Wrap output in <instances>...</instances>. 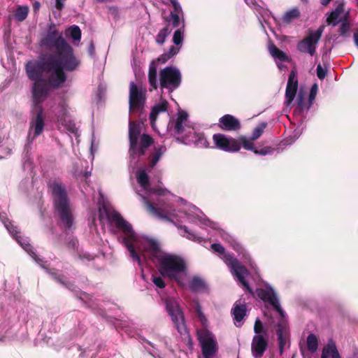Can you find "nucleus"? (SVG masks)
<instances>
[{"instance_id": "2", "label": "nucleus", "mask_w": 358, "mask_h": 358, "mask_svg": "<svg viewBox=\"0 0 358 358\" xmlns=\"http://www.w3.org/2000/svg\"><path fill=\"white\" fill-rule=\"evenodd\" d=\"M48 188L52 198L55 213L58 215L64 229L70 230L74 223V215L66 185L59 180H50Z\"/></svg>"}, {"instance_id": "56", "label": "nucleus", "mask_w": 358, "mask_h": 358, "mask_svg": "<svg viewBox=\"0 0 358 358\" xmlns=\"http://www.w3.org/2000/svg\"><path fill=\"white\" fill-rule=\"evenodd\" d=\"M155 41L157 44L162 45L166 41V38L161 35V34L158 33Z\"/></svg>"}, {"instance_id": "39", "label": "nucleus", "mask_w": 358, "mask_h": 358, "mask_svg": "<svg viewBox=\"0 0 358 358\" xmlns=\"http://www.w3.org/2000/svg\"><path fill=\"white\" fill-rule=\"evenodd\" d=\"M189 287H190L191 289H192L194 291H197L204 287V282L201 278H199L198 277H194L190 281Z\"/></svg>"}, {"instance_id": "24", "label": "nucleus", "mask_w": 358, "mask_h": 358, "mask_svg": "<svg viewBox=\"0 0 358 358\" xmlns=\"http://www.w3.org/2000/svg\"><path fill=\"white\" fill-rule=\"evenodd\" d=\"M166 150V148L164 145L155 148L154 152L148 157V160L150 161V168L152 169L156 166L163 154L165 152Z\"/></svg>"}, {"instance_id": "40", "label": "nucleus", "mask_w": 358, "mask_h": 358, "mask_svg": "<svg viewBox=\"0 0 358 358\" xmlns=\"http://www.w3.org/2000/svg\"><path fill=\"white\" fill-rule=\"evenodd\" d=\"M255 293L259 299L265 302V308H268L267 303H268V291L259 288L256 289Z\"/></svg>"}, {"instance_id": "31", "label": "nucleus", "mask_w": 358, "mask_h": 358, "mask_svg": "<svg viewBox=\"0 0 358 358\" xmlns=\"http://www.w3.org/2000/svg\"><path fill=\"white\" fill-rule=\"evenodd\" d=\"M180 15L181 14L179 13H171L169 16L164 17V20L166 22H167V24H172L173 28L178 27L180 24Z\"/></svg>"}, {"instance_id": "34", "label": "nucleus", "mask_w": 358, "mask_h": 358, "mask_svg": "<svg viewBox=\"0 0 358 358\" xmlns=\"http://www.w3.org/2000/svg\"><path fill=\"white\" fill-rule=\"evenodd\" d=\"M194 310H195L196 315L199 320L201 323L202 326L205 329H206V327L208 325V320L206 317L204 313H203L201 306L199 302L195 303Z\"/></svg>"}, {"instance_id": "47", "label": "nucleus", "mask_w": 358, "mask_h": 358, "mask_svg": "<svg viewBox=\"0 0 358 358\" xmlns=\"http://www.w3.org/2000/svg\"><path fill=\"white\" fill-rule=\"evenodd\" d=\"M349 31V24L347 22V19H345L343 22H342L341 25L339 29V32L341 35L346 34Z\"/></svg>"}, {"instance_id": "27", "label": "nucleus", "mask_w": 358, "mask_h": 358, "mask_svg": "<svg viewBox=\"0 0 358 358\" xmlns=\"http://www.w3.org/2000/svg\"><path fill=\"white\" fill-rule=\"evenodd\" d=\"M246 310L245 304H241L236 302L231 309L234 320L238 322H241L246 315Z\"/></svg>"}, {"instance_id": "44", "label": "nucleus", "mask_w": 358, "mask_h": 358, "mask_svg": "<svg viewBox=\"0 0 358 358\" xmlns=\"http://www.w3.org/2000/svg\"><path fill=\"white\" fill-rule=\"evenodd\" d=\"M152 282L159 288H164L166 286V283L160 276H153Z\"/></svg>"}, {"instance_id": "30", "label": "nucleus", "mask_w": 358, "mask_h": 358, "mask_svg": "<svg viewBox=\"0 0 358 358\" xmlns=\"http://www.w3.org/2000/svg\"><path fill=\"white\" fill-rule=\"evenodd\" d=\"M136 179L138 183L144 189H147L150 185L149 176L145 170L137 172Z\"/></svg>"}, {"instance_id": "38", "label": "nucleus", "mask_w": 358, "mask_h": 358, "mask_svg": "<svg viewBox=\"0 0 358 358\" xmlns=\"http://www.w3.org/2000/svg\"><path fill=\"white\" fill-rule=\"evenodd\" d=\"M183 33H184V25L182 28H179L174 31L173 36V42L176 45H178L182 43L183 40Z\"/></svg>"}, {"instance_id": "41", "label": "nucleus", "mask_w": 358, "mask_h": 358, "mask_svg": "<svg viewBox=\"0 0 358 358\" xmlns=\"http://www.w3.org/2000/svg\"><path fill=\"white\" fill-rule=\"evenodd\" d=\"M262 10L263 13H261V12L259 13L260 16L259 17V22L261 24V26H262L264 33L266 34H267L266 28H265V27H264V25L263 24V22H265L266 24L268 23L267 19L266 18L267 10L262 8Z\"/></svg>"}, {"instance_id": "3", "label": "nucleus", "mask_w": 358, "mask_h": 358, "mask_svg": "<svg viewBox=\"0 0 358 358\" xmlns=\"http://www.w3.org/2000/svg\"><path fill=\"white\" fill-rule=\"evenodd\" d=\"M141 134L140 122L130 120L129 122V150L131 159L139 161L146 155L148 150L154 144V138L149 134Z\"/></svg>"}, {"instance_id": "33", "label": "nucleus", "mask_w": 358, "mask_h": 358, "mask_svg": "<svg viewBox=\"0 0 358 358\" xmlns=\"http://www.w3.org/2000/svg\"><path fill=\"white\" fill-rule=\"evenodd\" d=\"M66 288L71 291L75 296L80 300H83V296L87 295L86 292L82 291L77 285H76L73 282L69 281V283L66 284Z\"/></svg>"}, {"instance_id": "8", "label": "nucleus", "mask_w": 358, "mask_h": 358, "mask_svg": "<svg viewBox=\"0 0 358 358\" xmlns=\"http://www.w3.org/2000/svg\"><path fill=\"white\" fill-rule=\"evenodd\" d=\"M166 309L171 317L175 327L180 335L187 333L185 317L178 301L172 297L165 299Z\"/></svg>"}, {"instance_id": "61", "label": "nucleus", "mask_w": 358, "mask_h": 358, "mask_svg": "<svg viewBox=\"0 0 358 358\" xmlns=\"http://www.w3.org/2000/svg\"><path fill=\"white\" fill-rule=\"evenodd\" d=\"M40 6H41V4H40L39 2H38V1L35 2L34 6H33L34 10H38L39 8H40Z\"/></svg>"}, {"instance_id": "14", "label": "nucleus", "mask_w": 358, "mask_h": 358, "mask_svg": "<svg viewBox=\"0 0 358 358\" xmlns=\"http://www.w3.org/2000/svg\"><path fill=\"white\" fill-rule=\"evenodd\" d=\"M213 140L218 149L225 152H238L242 146L240 137L238 139L227 138L225 135L218 133L213 136Z\"/></svg>"}, {"instance_id": "23", "label": "nucleus", "mask_w": 358, "mask_h": 358, "mask_svg": "<svg viewBox=\"0 0 358 358\" xmlns=\"http://www.w3.org/2000/svg\"><path fill=\"white\" fill-rule=\"evenodd\" d=\"M270 55L275 59L279 69L282 70L285 68L282 63L289 62V57L284 52L270 43Z\"/></svg>"}, {"instance_id": "21", "label": "nucleus", "mask_w": 358, "mask_h": 358, "mask_svg": "<svg viewBox=\"0 0 358 358\" xmlns=\"http://www.w3.org/2000/svg\"><path fill=\"white\" fill-rule=\"evenodd\" d=\"M143 251L149 253V259L154 262L156 259H159L162 257L160 255L161 248L159 243L152 239L148 238L143 245Z\"/></svg>"}, {"instance_id": "15", "label": "nucleus", "mask_w": 358, "mask_h": 358, "mask_svg": "<svg viewBox=\"0 0 358 358\" xmlns=\"http://www.w3.org/2000/svg\"><path fill=\"white\" fill-rule=\"evenodd\" d=\"M345 4L344 0H338L336 1V8L331 12L327 19L329 24L336 26L343 20L347 19L348 12L346 13H344Z\"/></svg>"}, {"instance_id": "54", "label": "nucleus", "mask_w": 358, "mask_h": 358, "mask_svg": "<svg viewBox=\"0 0 358 358\" xmlns=\"http://www.w3.org/2000/svg\"><path fill=\"white\" fill-rule=\"evenodd\" d=\"M78 257L80 259H86L87 261H92L94 259V257L89 253L79 254Z\"/></svg>"}, {"instance_id": "19", "label": "nucleus", "mask_w": 358, "mask_h": 358, "mask_svg": "<svg viewBox=\"0 0 358 358\" xmlns=\"http://www.w3.org/2000/svg\"><path fill=\"white\" fill-rule=\"evenodd\" d=\"M268 345L267 341L262 335H255L252 341L251 349L255 358L261 357Z\"/></svg>"}, {"instance_id": "50", "label": "nucleus", "mask_w": 358, "mask_h": 358, "mask_svg": "<svg viewBox=\"0 0 358 358\" xmlns=\"http://www.w3.org/2000/svg\"><path fill=\"white\" fill-rule=\"evenodd\" d=\"M66 245L69 248L76 250L78 248V241L77 238H71L66 243Z\"/></svg>"}, {"instance_id": "12", "label": "nucleus", "mask_w": 358, "mask_h": 358, "mask_svg": "<svg viewBox=\"0 0 358 358\" xmlns=\"http://www.w3.org/2000/svg\"><path fill=\"white\" fill-rule=\"evenodd\" d=\"M266 127V123H262L255 127L252 131V136L248 138L245 136H240V141L242 143V147L247 150L253 151L255 154L261 155H266L268 153V148L265 147L260 150H257L255 148L253 141L259 138L262 134L264 129Z\"/></svg>"}, {"instance_id": "4", "label": "nucleus", "mask_w": 358, "mask_h": 358, "mask_svg": "<svg viewBox=\"0 0 358 358\" xmlns=\"http://www.w3.org/2000/svg\"><path fill=\"white\" fill-rule=\"evenodd\" d=\"M108 219L115 224L117 228L120 229L124 236L121 237L122 243L127 248L129 252L130 257L137 262L139 266L141 265L142 257L145 259V255H140L136 250L134 242L137 240L136 234L134 231L132 226L117 211H113L108 215Z\"/></svg>"}, {"instance_id": "58", "label": "nucleus", "mask_w": 358, "mask_h": 358, "mask_svg": "<svg viewBox=\"0 0 358 358\" xmlns=\"http://www.w3.org/2000/svg\"><path fill=\"white\" fill-rule=\"evenodd\" d=\"M297 137H298V136H295V138H293V139H292V140H290V139H289V138H287V139L284 140V141H282V145H291V144H292V143L295 141V139H296Z\"/></svg>"}, {"instance_id": "6", "label": "nucleus", "mask_w": 358, "mask_h": 358, "mask_svg": "<svg viewBox=\"0 0 358 358\" xmlns=\"http://www.w3.org/2000/svg\"><path fill=\"white\" fill-rule=\"evenodd\" d=\"M210 247L214 252L224 255V262L229 267L232 275L247 291L252 293V290L245 280L246 276L249 275L246 267L235 258L233 254L225 253V248L220 243H213Z\"/></svg>"}, {"instance_id": "55", "label": "nucleus", "mask_w": 358, "mask_h": 358, "mask_svg": "<svg viewBox=\"0 0 358 358\" xmlns=\"http://www.w3.org/2000/svg\"><path fill=\"white\" fill-rule=\"evenodd\" d=\"M46 272L51 275V277L55 280L59 275L56 268H46Z\"/></svg>"}, {"instance_id": "62", "label": "nucleus", "mask_w": 358, "mask_h": 358, "mask_svg": "<svg viewBox=\"0 0 358 358\" xmlns=\"http://www.w3.org/2000/svg\"><path fill=\"white\" fill-rule=\"evenodd\" d=\"M98 2H101V3H106V2H111V1H113L114 0H96Z\"/></svg>"}, {"instance_id": "45", "label": "nucleus", "mask_w": 358, "mask_h": 358, "mask_svg": "<svg viewBox=\"0 0 358 358\" xmlns=\"http://www.w3.org/2000/svg\"><path fill=\"white\" fill-rule=\"evenodd\" d=\"M264 327L262 321L259 319H257L254 325V331L256 335H261L260 334L263 331Z\"/></svg>"}, {"instance_id": "1", "label": "nucleus", "mask_w": 358, "mask_h": 358, "mask_svg": "<svg viewBox=\"0 0 358 358\" xmlns=\"http://www.w3.org/2000/svg\"><path fill=\"white\" fill-rule=\"evenodd\" d=\"M41 48L52 52L41 54L36 59L28 61L24 70L30 86L33 110L31 114L28 138L34 141L43 131L45 115L42 103L51 92L62 87L68 73L79 69L80 59L63 34L51 24L40 40Z\"/></svg>"}, {"instance_id": "7", "label": "nucleus", "mask_w": 358, "mask_h": 358, "mask_svg": "<svg viewBox=\"0 0 358 358\" xmlns=\"http://www.w3.org/2000/svg\"><path fill=\"white\" fill-rule=\"evenodd\" d=\"M159 271L162 276L178 280L177 273L185 271L184 260L179 256L167 255L159 259Z\"/></svg>"}, {"instance_id": "22", "label": "nucleus", "mask_w": 358, "mask_h": 358, "mask_svg": "<svg viewBox=\"0 0 358 358\" xmlns=\"http://www.w3.org/2000/svg\"><path fill=\"white\" fill-rule=\"evenodd\" d=\"M320 358H341L335 341L329 338L322 350Z\"/></svg>"}, {"instance_id": "13", "label": "nucleus", "mask_w": 358, "mask_h": 358, "mask_svg": "<svg viewBox=\"0 0 358 358\" xmlns=\"http://www.w3.org/2000/svg\"><path fill=\"white\" fill-rule=\"evenodd\" d=\"M324 29V26H320L317 30L311 31L306 38L298 44L299 50L313 56L315 52L317 45L322 37Z\"/></svg>"}, {"instance_id": "60", "label": "nucleus", "mask_w": 358, "mask_h": 358, "mask_svg": "<svg viewBox=\"0 0 358 358\" xmlns=\"http://www.w3.org/2000/svg\"><path fill=\"white\" fill-rule=\"evenodd\" d=\"M332 0H320V3L323 6H327Z\"/></svg>"}, {"instance_id": "57", "label": "nucleus", "mask_w": 358, "mask_h": 358, "mask_svg": "<svg viewBox=\"0 0 358 358\" xmlns=\"http://www.w3.org/2000/svg\"><path fill=\"white\" fill-rule=\"evenodd\" d=\"M55 7L58 10H62L64 8V3H62V0H56Z\"/></svg>"}, {"instance_id": "18", "label": "nucleus", "mask_w": 358, "mask_h": 358, "mask_svg": "<svg viewBox=\"0 0 358 358\" xmlns=\"http://www.w3.org/2000/svg\"><path fill=\"white\" fill-rule=\"evenodd\" d=\"M298 89V80L296 78V73L292 71L289 73L286 92H285V103L287 106H289L292 103Z\"/></svg>"}, {"instance_id": "16", "label": "nucleus", "mask_w": 358, "mask_h": 358, "mask_svg": "<svg viewBox=\"0 0 358 358\" xmlns=\"http://www.w3.org/2000/svg\"><path fill=\"white\" fill-rule=\"evenodd\" d=\"M218 127L225 131H238L241 129L240 121L232 115L227 114L219 119Z\"/></svg>"}, {"instance_id": "28", "label": "nucleus", "mask_w": 358, "mask_h": 358, "mask_svg": "<svg viewBox=\"0 0 358 358\" xmlns=\"http://www.w3.org/2000/svg\"><path fill=\"white\" fill-rule=\"evenodd\" d=\"M157 75V65L155 64V60H152L149 66L148 80L150 86L155 90L158 87Z\"/></svg>"}, {"instance_id": "49", "label": "nucleus", "mask_w": 358, "mask_h": 358, "mask_svg": "<svg viewBox=\"0 0 358 358\" xmlns=\"http://www.w3.org/2000/svg\"><path fill=\"white\" fill-rule=\"evenodd\" d=\"M151 192L158 195L164 196L168 192V190L164 188L154 187L152 189Z\"/></svg>"}, {"instance_id": "11", "label": "nucleus", "mask_w": 358, "mask_h": 358, "mask_svg": "<svg viewBox=\"0 0 358 358\" xmlns=\"http://www.w3.org/2000/svg\"><path fill=\"white\" fill-rule=\"evenodd\" d=\"M198 341L204 358H211L217 350V341L213 334L207 329L197 330Z\"/></svg>"}, {"instance_id": "32", "label": "nucleus", "mask_w": 358, "mask_h": 358, "mask_svg": "<svg viewBox=\"0 0 358 358\" xmlns=\"http://www.w3.org/2000/svg\"><path fill=\"white\" fill-rule=\"evenodd\" d=\"M300 15L299 10L297 8H293L287 10L282 16V21L286 23L292 22L297 18Z\"/></svg>"}, {"instance_id": "17", "label": "nucleus", "mask_w": 358, "mask_h": 358, "mask_svg": "<svg viewBox=\"0 0 358 358\" xmlns=\"http://www.w3.org/2000/svg\"><path fill=\"white\" fill-rule=\"evenodd\" d=\"M318 91V85L315 83L312 85L310 94L308 96V104H305L303 96L299 94L297 97V107L295 110V113H301L304 110L308 111L312 106Z\"/></svg>"}, {"instance_id": "26", "label": "nucleus", "mask_w": 358, "mask_h": 358, "mask_svg": "<svg viewBox=\"0 0 358 358\" xmlns=\"http://www.w3.org/2000/svg\"><path fill=\"white\" fill-rule=\"evenodd\" d=\"M188 115L185 111L178 113L177 119L174 124V131L176 134H182L184 131L183 124L187 121Z\"/></svg>"}, {"instance_id": "9", "label": "nucleus", "mask_w": 358, "mask_h": 358, "mask_svg": "<svg viewBox=\"0 0 358 358\" xmlns=\"http://www.w3.org/2000/svg\"><path fill=\"white\" fill-rule=\"evenodd\" d=\"M181 81V73L176 67L166 66L159 72L160 87L162 89H167L169 92L178 88Z\"/></svg>"}, {"instance_id": "64", "label": "nucleus", "mask_w": 358, "mask_h": 358, "mask_svg": "<svg viewBox=\"0 0 358 358\" xmlns=\"http://www.w3.org/2000/svg\"><path fill=\"white\" fill-rule=\"evenodd\" d=\"M93 50H94V45H93V44H91L90 51H92Z\"/></svg>"}, {"instance_id": "37", "label": "nucleus", "mask_w": 358, "mask_h": 358, "mask_svg": "<svg viewBox=\"0 0 358 358\" xmlns=\"http://www.w3.org/2000/svg\"><path fill=\"white\" fill-rule=\"evenodd\" d=\"M4 225L12 236L18 241V238H20L18 234H20V231L17 230V227L13 225L12 222L8 220L4 222Z\"/></svg>"}, {"instance_id": "10", "label": "nucleus", "mask_w": 358, "mask_h": 358, "mask_svg": "<svg viewBox=\"0 0 358 358\" xmlns=\"http://www.w3.org/2000/svg\"><path fill=\"white\" fill-rule=\"evenodd\" d=\"M146 101V90L134 82L129 83V106L131 113H142Z\"/></svg>"}, {"instance_id": "43", "label": "nucleus", "mask_w": 358, "mask_h": 358, "mask_svg": "<svg viewBox=\"0 0 358 358\" xmlns=\"http://www.w3.org/2000/svg\"><path fill=\"white\" fill-rule=\"evenodd\" d=\"M180 228L184 230V231L187 234L186 237L188 239L192 240V241L199 240V237L197 236V235L196 234H194V232L190 231L188 229L187 227L182 226Z\"/></svg>"}, {"instance_id": "36", "label": "nucleus", "mask_w": 358, "mask_h": 358, "mask_svg": "<svg viewBox=\"0 0 358 358\" xmlns=\"http://www.w3.org/2000/svg\"><path fill=\"white\" fill-rule=\"evenodd\" d=\"M29 9L27 6H19L15 13V17L20 22H22L27 17Z\"/></svg>"}, {"instance_id": "5", "label": "nucleus", "mask_w": 358, "mask_h": 358, "mask_svg": "<svg viewBox=\"0 0 358 358\" xmlns=\"http://www.w3.org/2000/svg\"><path fill=\"white\" fill-rule=\"evenodd\" d=\"M278 315L276 334L280 355L289 341V330L287 322V315L281 306L279 296L273 287L270 286V308Z\"/></svg>"}, {"instance_id": "42", "label": "nucleus", "mask_w": 358, "mask_h": 358, "mask_svg": "<svg viewBox=\"0 0 358 358\" xmlns=\"http://www.w3.org/2000/svg\"><path fill=\"white\" fill-rule=\"evenodd\" d=\"M172 6H173V10L171 12V13H179V14H181L182 15V8L180 5V3H178V0H170Z\"/></svg>"}, {"instance_id": "25", "label": "nucleus", "mask_w": 358, "mask_h": 358, "mask_svg": "<svg viewBox=\"0 0 358 358\" xmlns=\"http://www.w3.org/2000/svg\"><path fill=\"white\" fill-rule=\"evenodd\" d=\"M168 108V102L166 100L162 101L159 103L153 106L152 111L150 114V124L153 127L154 122L156 121L157 117L160 113L166 111Z\"/></svg>"}, {"instance_id": "35", "label": "nucleus", "mask_w": 358, "mask_h": 358, "mask_svg": "<svg viewBox=\"0 0 358 358\" xmlns=\"http://www.w3.org/2000/svg\"><path fill=\"white\" fill-rule=\"evenodd\" d=\"M69 32V36L74 41H80L81 38V29L77 25H73L66 29V33Z\"/></svg>"}, {"instance_id": "51", "label": "nucleus", "mask_w": 358, "mask_h": 358, "mask_svg": "<svg viewBox=\"0 0 358 358\" xmlns=\"http://www.w3.org/2000/svg\"><path fill=\"white\" fill-rule=\"evenodd\" d=\"M171 58L169 57L166 52L161 55L156 60L155 63H161V64H165L168 60H169Z\"/></svg>"}, {"instance_id": "20", "label": "nucleus", "mask_w": 358, "mask_h": 358, "mask_svg": "<svg viewBox=\"0 0 358 358\" xmlns=\"http://www.w3.org/2000/svg\"><path fill=\"white\" fill-rule=\"evenodd\" d=\"M141 197L145 208L148 213L159 218L166 220H169V213L166 210L156 206L155 203H151L143 195H141Z\"/></svg>"}, {"instance_id": "59", "label": "nucleus", "mask_w": 358, "mask_h": 358, "mask_svg": "<svg viewBox=\"0 0 358 358\" xmlns=\"http://www.w3.org/2000/svg\"><path fill=\"white\" fill-rule=\"evenodd\" d=\"M354 41L356 46L358 48V32L354 34Z\"/></svg>"}, {"instance_id": "63", "label": "nucleus", "mask_w": 358, "mask_h": 358, "mask_svg": "<svg viewBox=\"0 0 358 358\" xmlns=\"http://www.w3.org/2000/svg\"><path fill=\"white\" fill-rule=\"evenodd\" d=\"M273 150H274V149H271V148H270V151H269L270 155H272V153H273Z\"/></svg>"}, {"instance_id": "29", "label": "nucleus", "mask_w": 358, "mask_h": 358, "mask_svg": "<svg viewBox=\"0 0 358 358\" xmlns=\"http://www.w3.org/2000/svg\"><path fill=\"white\" fill-rule=\"evenodd\" d=\"M306 345L308 351L315 353L318 349L317 337L313 334H310L306 339Z\"/></svg>"}, {"instance_id": "52", "label": "nucleus", "mask_w": 358, "mask_h": 358, "mask_svg": "<svg viewBox=\"0 0 358 358\" xmlns=\"http://www.w3.org/2000/svg\"><path fill=\"white\" fill-rule=\"evenodd\" d=\"M62 285L66 287V284L69 283V281L66 280V277L63 275L59 273V275L57 276V278L55 280Z\"/></svg>"}, {"instance_id": "46", "label": "nucleus", "mask_w": 358, "mask_h": 358, "mask_svg": "<svg viewBox=\"0 0 358 358\" xmlns=\"http://www.w3.org/2000/svg\"><path fill=\"white\" fill-rule=\"evenodd\" d=\"M327 75V70L323 69L321 64H318L317 66V76L319 79L323 80Z\"/></svg>"}, {"instance_id": "48", "label": "nucleus", "mask_w": 358, "mask_h": 358, "mask_svg": "<svg viewBox=\"0 0 358 358\" xmlns=\"http://www.w3.org/2000/svg\"><path fill=\"white\" fill-rule=\"evenodd\" d=\"M172 28L170 24H166L163 29H162L159 33L164 36L166 38L171 33Z\"/></svg>"}, {"instance_id": "53", "label": "nucleus", "mask_w": 358, "mask_h": 358, "mask_svg": "<svg viewBox=\"0 0 358 358\" xmlns=\"http://www.w3.org/2000/svg\"><path fill=\"white\" fill-rule=\"evenodd\" d=\"M179 52V48L173 45L171 46L169 51L166 52L170 58L176 55Z\"/></svg>"}]
</instances>
